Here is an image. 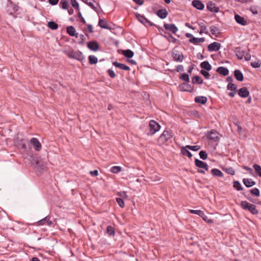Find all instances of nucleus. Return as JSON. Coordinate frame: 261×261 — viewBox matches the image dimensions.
Here are the masks:
<instances>
[{
  "label": "nucleus",
  "instance_id": "36",
  "mask_svg": "<svg viewBox=\"0 0 261 261\" xmlns=\"http://www.w3.org/2000/svg\"><path fill=\"white\" fill-rule=\"evenodd\" d=\"M107 232L109 235L113 236L115 234V228L112 226H108L107 228Z\"/></svg>",
  "mask_w": 261,
  "mask_h": 261
},
{
  "label": "nucleus",
  "instance_id": "7",
  "mask_svg": "<svg viewBox=\"0 0 261 261\" xmlns=\"http://www.w3.org/2000/svg\"><path fill=\"white\" fill-rule=\"evenodd\" d=\"M221 44L220 43L214 42L208 45V50L210 51H216L220 49Z\"/></svg>",
  "mask_w": 261,
  "mask_h": 261
},
{
  "label": "nucleus",
  "instance_id": "50",
  "mask_svg": "<svg viewBox=\"0 0 261 261\" xmlns=\"http://www.w3.org/2000/svg\"><path fill=\"white\" fill-rule=\"evenodd\" d=\"M251 193L256 196H259V191L257 188H254L250 191Z\"/></svg>",
  "mask_w": 261,
  "mask_h": 261
},
{
  "label": "nucleus",
  "instance_id": "52",
  "mask_svg": "<svg viewBox=\"0 0 261 261\" xmlns=\"http://www.w3.org/2000/svg\"><path fill=\"white\" fill-rule=\"evenodd\" d=\"M71 4L72 6L76 9H78L79 8V5L78 3L76 0H71Z\"/></svg>",
  "mask_w": 261,
  "mask_h": 261
},
{
  "label": "nucleus",
  "instance_id": "57",
  "mask_svg": "<svg viewBox=\"0 0 261 261\" xmlns=\"http://www.w3.org/2000/svg\"><path fill=\"white\" fill-rule=\"evenodd\" d=\"M227 171L229 174H230L232 175H233L235 174V171L234 170V169L232 168H229V169H228L227 170Z\"/></svg>",
  "mask_w": 261,
  "mask_h": 261
},
{
  "label": "nucleus",
  "instance_id": "6",
  "mask_svg": "<svg viewBox=\"0 0 261 261\" xmlns=\"http://www.w3.org/2000/svg\"><path fill=\"white\" fill-rule=\"evenodd\" d=\"M206 137L210 140L215 142L217 141L219 139L218 133L217 131L214 130H212L208 132L206 134Z\"/></svg>",
  "mask_w": 261,
  "mask_h": 261
},
{
  "label": "nucleus",
  "instance_id": "29",
  "mask_svg": "<svg viewBox=\"0 0 261 261\" xmlns=\"http://www.w3.org/2000/svg\"><path fill=\"white\" fill-rule=\"evenodd\" d=\"M207 101V98L205 96H197L195 98V102L196 103L205 104Z\"/></svg>",
  "mask_w": 261,
  "mask_h": 261
},
{
  "label": "nucleus",
  "instance_id": "56",
  "mask_svg": "<svg viewBox=\"0 0 261 261\" xmlns=\"http://www.w3.org/2000/svg\"><path fill=\"white\" fill-rule=\"evenodd\" d=\"M203 220L206 222L207 223H212L213 221L210 218H208L207 216H205L204 218H203Z\"/></svg>",
  "mask_w": 261,
  "mask_h": 261
},
{
  "label": "nucleus",
  "instance_id": "23",
  "mask_svg": "<svg viewBox=\"0 0 261 261\" xmlns=\"http://www.w3.org/2000/svg\"><path fill=\"white\" fill-rule=\"evenodd\" d=\"M179 88L181 90L188 92H192L193 89L192 87L185 83L181 84Z\"/></svg>",
  "mask_w": 261,
  "mask_h": 261
},
{
  "label": "nucleus",
  "instance_id": "39",
  "mask_svg": "<svg viewBox=\"0 0 261 261\" xmlns=\"http://www.w3.org/2000/svg\"><path fill=\"white\" fill-rule=\"evenodd\" d=\"M47 26L52 30H56L58 29V24L54 21H49L48 22Z\"/></svg>",
  "mask_w": 261,
  "mask_h": 261
},
{
  "label": "nucleus",
  "instance_id": "19",
  "mask_svg": "<svg viewBox=\"0 0 261 261\" xmlns=\"http://www.w3.org/2000/svg\"><path fill=\"white\" fill-rule=\"evenodd\" d=\"M243 182L247 188L251 187L255 185V182L250 178H244L243 179Z\"/></svg>",
  "mask_w": 261,
  "mask_h": 261
},
{
  "label": "nucleus",
  "instance_id": "5",
  "mask_svg": "<svg viewBox=\"0 0 261 261\" xmlns=\"http://www.w3.org/2000/svg\"><path fill=\"white\" fill-rule=\"evenodd\" d=\"M30 143L33 146L36 151H38L41 149L42 145L37 138H32L30 141Z\"/></svg>",
  "mask_w": 261,
  "mask_h": 261
},
{
  "label": "nucleus",
  "instance_id": "49",
  "mask_svg": "<svg viewBox=\"0 0 261 261\" xmlns=\"http://www.w3.org/2000/svg\"><path fill=\"white\" fill-rule=\"evenodd\" d=\"M200 73L201 74H202L206 79H209L210 77V73L207 72V71H205V70H201L200 71Z\"/></svg>",
  "mask_w": 261,
  "mask_h": 261
},
{
  "label": "nucleus",
  "instance_id": "38",
  "mask_svg": "<svg viewBox=\"0 0 261 261\" xmlns=\"http://www.w3.org/2000/svg\"><path fill=\"white\" fill-rule=\"evenodd\" d=\"M89 58V62L90 64H95L97 61V58L93 55H90L88 57Z\"/></svg>",
  "mask_w": 261,
  "mask_h": 261
},
{
  "label": "nucleus",
  "instance_id": "2",
  "mask_svg": "<svg viewBox=\"0 0 261 261\" xmlns=\"http://www.w3.org/2000/svg\"><path fill=\"white\" fill-rule=\"evenodd\" d=\"M240 205L243 209L249 211L252 214L255 215L258 213L256 206L248 202L247 201H242Z\"/></svg>",
  "mask_w": 261,
  "mask_h": 261
},
{
  "label": "nucleus",
  "instance_id": "16",
  "mask_svg": "<svg viewBox=\"0 0 261 261\" xmlns=\"http://www.w3.org/2000/svg\"><path fill=\"white\" fill-rule=\"evenodd\" d=\"M245 51L242 49L240 47H237L235 49L236 55L239 60L243 59L244 56L245 55Z\"/></svg>",
  "mask_w": 261,
  "mask_h": 261
},
{
  "label": "nucleus",
  "instance_id": "35",
  "mask_svg": "<svg viewBox=\"0 0 261 261\" xmlns=\"http://www.w3.org/2000/svg\"><path fill=\"white\" fill-rule=\"evenodd\" d=\"M192 83L193 84H201L203 83V80L199 76H195L192 78Z\"/></svg>",
  "mask_w": 261,
  "mask_h": 261
},
{
  "label": "nucleus",
  "instance_id": "37",
  "mask_svg": "<svg viewBox=\"0 0 261 261\" xmlns=\"http://www.w3.org/2000/svg\"><path fill=\"white\" fill-rule=\"evenodd\" d=\"M123 55L128 58H130L133 57L134 53L131 50L127 49L123 51Z\"/></svg>",
  "mask_w": 261,
  "mask_h": 261
},
{
  "label": "nucleus",
  "instance_id": "62",
  "mask_svg": "<svg viewBox=\"0 0 261 261\" xmlns=\"http://www.w3.org/2000/svg\"><path fill=\"white\" fill-rule=\"evenodd\" d=\"M243 168H244V169H245V170H246L250 172V173H251V174H252V173H253V170H252L251 168H250V167H247V166H244V167H243Z\"/></svg>",
  "mask_w": 261,
  "mask_h": 261
},
{
  "label": "nucleus",
  "instance_id": "12",
  "mask_svg": "<svg viewBox=\"0 0 261 261\" xmlns=\"http://www.w3.org/2000/svg\"><path fill=\"white\" fill-rule=\"evenodd\" d=\"M45 224L48 226H50L52 224V221L50 220V217L48 216H46L37 222L38 225H43Z\"/></svg>",
  "mask_w": 261,
  "mask_h": 261
},
{
  "label": "nucleus",
  "instance_id": "11",
  "mask_svg": "<svg viewBox=\"0 0 261 261\" xmlns=\"http://www.w3.org/2000/svg\"><path fill=\"white\" fill-rule=\"evenodd\" d=\"M234 19L238 24H240L242 25L245 26L247 24V22L244 19V18L241 16L239 14L234 15Z\"/></svg>",
  "mask_w": 261,
  "mask_h": 261
},
{
  "label": "nucleus",
  "instance_id": "30",
  "mask_svg": "<svg viewBox=\"0 0 261 261\" xmlns=\"http://www.w3.org/2000/svg\"><path fill=\"white\" fill-rule=\"evenodd\" d=\"M35 163L39 170H44L46 169V165L42 161L37 160L36 161Z\"/></svg>",
  "mask_w": 261,
  "mask_h": 261
},
{
  "label": "nucleus",
  "instance_id": "40",
  "mask_svg": "<svg viewBox=\"0 0 261 261\" xmlns=\"http://www.w3.org/2000/svg\"><path fill=\"white\" fill-rule=\"evenodd\" d=\"M110 171L114 173H118L121 171V167L120 166H113L111 167Z\"/></svg>",
  "mask_w": 261,
  "mask_h": 261
},
{
  "label": "nucleus",
  "instance_id": "15",
  "mask_svg": "<svg viewBox=\"0 0 261 261\" xmlns=\"http://www.w3.org/2000/svg\"><path fill=\"white\" fill-rule=\"evenodd\" d=\"M192 5L194 7L200 10L203 9L204 7L203 4L199 0L193 1Z\"/></svg>",
  "mask_w": 261,
  "mask_h": 261
},
{
  "label": "nucleus",
  "instance_id": "61",
  "mask_svg": "<svg viewBox=\"0 0 261 261\" xmlns=\"http://www.w3.org/2000/svg\"><path fill=\"white\" fill-rule=\"evenodd\" d=\"M58 0H48V2L52 5H55L57 4Z\"/></svg>",
  "mask_w": 261,
  "mask_h": 261
},
{
  "label": "nucleus",
  "instance_id": "41",
  "mask_svg": "<svg viewBox=\"0 0 261 261\" xmlns=\"http://www.w3.org/2000/svg\"><path fill=\"white\" fill-rule=\"evenodd\" d=\"M233 186L238 191H241L243 189V188L241 184L238 181H234L233 182Z\"/></svg>",
  "mask_w": 261,
  "mask_h": 261
},
{
  "label": "nucleus",
  "instance_id": "20",
  "mask_svg": "<svg viewBox=\"0 0 261 261\" xmlns=\"http://www.w3.org/2000/svg\"><path fill=\"white\" fill-rule=\"evenodd\" d=\"M113 65H114L116 67H118L120 69H123L124 70H129V69H130V68L128 66H127L124 64L118 63L117 62H114L113 63Z\"/></svg>",
  "mask_w": 261,
  "mask_h": 261
},
{
  "label": "nucleus",
  "instance_id": "22",
  "mask_svg": "<svg viewBox=\"0 0 261 261\" xmlns=\"http://www.w3.org/2000/svg\"><path fill=\"white\" fill-rule=\"evenodd\" d=\"M172 57L175 61L177 62H181L184 59L182 54L177 52L173 53Z\"/></svg>",
  "mask_w": 261,
  "mask_h": 261
},
{
  "label": "nucleus",
  "instance_id": "45",
  "mask_svg": "<svg viewBox=\"0 0 261 261\" xmlns=\"http://www.w3.org/2000/svg\"><path fill=\"white\" fill-rule=\"evenodd\" d=\"M210 31L213 35H215L216 36H217V34L219 33L218 28L215 26H212L210 27Z\"/></svg>",
  "mask_w": 261,
  "mask_h": 261
},
{
  "label": "nucleus",
  "instance_id": "25",
  "mask_svg": "<svg viewBox=\"0 0 261 261\" xmlns=\"http://www.w3.org/2000/svg\"><path fill=\"white\" fill-rule=\"evenodd\" d=\"M138 20L144 24H146V23H149V21L143 15H142L140 14H137L136 15Z\"/></svg>",
  "mask_w": 261,
  "mask_h": 261
},
{
  "label": "nucleus",
  "instance_id": "44",
  "mask_svg": "<svg viewBox=\"0 0 261 261\" xmlns=\"http://www.w3.org/2000/svg\"><path fill=\"white\" fill-rule=\"evenodd\" d=\"M227 88L228 90H231V91H237V86L234 84L229 83L227 85Z\"/></svg>",
  "mask_w": 261,
  "mask_h": 261
},
{
  "label": "nucleus",
  "instance_id": "26",
  "mask_svg": "<svg viewBox=\"0 0 261 261\" xmlns=\"http://www.w3.org/2000/svg\"><path fill=\"white\" fill-rule=\"evenodd\" d=\"M188 147L186 146H182L180 148L181 153L182 155L187 156L189 158L192 156V153L188 150Z\"/></svg>",
  "mask_w": 261,
  "mask_h": 261
},
{
  "label": "nucleus",
  "instance_id": "54",
  "mask_svg": "<svg viewBox=\"0 0 261 261\" xmlns=\"http://www.w3.org/2000/svg\"><path fill=\"white\" fill-rule=\"evenodd\" d=\"M108 73L109 75L111 78H114L116 76V74H115L114 71L112 69H109L108 70Z\"/></svg>",
  "mask_w": 261,
  "mask_h": 261
},
{
  "label": "nucleus",
  "instance_id": "42",
  "mask_svg": "<svg viewBox=\"0 0 261 261\" xmlns=\"http://www.w3.org/2000/svg\"><path fill=\"white\" fill-rule=\"evenodd\" d=\"M253 167L256 172L261 177V166L257 164H254Z\"/></svg>",
  "mask_w": 261,
  "mask_h": 261
},
{
  "label": "nucleus",
  "instance_id": "55",
  "mask_svg": "<svg viewBox=\"0 0 261 261\" xmlns=\"http://www.w3.org/2000/svg\"><path fill=\"white\" fill-rule=\"evenodd\" d=\"M136 4L142 6L144 4V1L143 0H133Z\"/></svg>",
  "mask_w": 261,
  "mask_h": 261
},
{
  "label": "nucleus",
  "instance_id": "47",
  "mask_svg": "<svg viewBox=\"0 0 261 261\" xmlns=\"http://www.w3.org/2000/svg\"><path fill=\"white\" fill-rule=\"evenodd\" d=\"M199 155L200 156V158L204 160L207 159V154L205 151L201 150L199 152Z\"/></svg>",
  "mask_w": 261,
  "mask_h": 261
},
{
  "label": "nucleus",
  "instance_id": "28",
  "mask_svg": "<svg viewBox=\"0 0 261 261\" xmlns=\"http://www.w3.org/2000/svg\"><path fill=\"white\" fill-rule=\"evenodd\" d=\"M217 72L219 74L226 76L228 74L229 71L228 69L224 67H219L217 69Z\"/></svg>",
  "mask_w": 261,
  "mask_h": 261
},
{
  "label": "nucleus",
  "instance_id": "4",
  "mask_svg": "<svg viewBox=\"0 0 261 261\" xmlns=\"http://www.w3.org/2000/svg\"><path fill=\"white\" fill-rule=\"evenodd\" d=\"M69 58L74 59L79 61H82L84 59L83 54L80 51H71L67 53Z\"/></svg>",
  "mask_w": 261,
  "mask_h": 261
},
{
  "label": "nucleus",
  "instance_id": "13",
  "mask_svg": "<svg viewBox=\"0 0 261 261\" xmlns=\"http://www.w3.org/2000/svg\"><path fill=\"white\" fill-rule=\"evenodd\" d=\"M195 165L197 167L200 168L204 169L206 170H208V167L206 163H205L203 162V161H201L198 159H195Z\"/></svg>",
  "mask_w": 261,
  "mask_h": 261
},
{
  "label": "nucleus",
  "instance_id": "24",
  "mask_svg": "<svg viewBox=\"0 0 261 261\" xmlns=\"http://www.w3.org/2000/svg\"><path fill=\"white\" fill-rule=\"evenodd\" d=\"M157 15L161 18H165L167 15L168 12L166 9H160L157 11Z\"/></svg>",
  "mask_w": 261,
  "mask_h": 261
},
{
  "label": "nucleus",
  "instance_id": "21",
  "mask_svg": "<svg viewBox=\"0 0 261 261\" xmlns=\"http://www.w3.org/2000/svg\"><path fill=\"white\" fill-rule=\"evenodd\" d=\"M189 42L194 44H197L198 43H203L205 41L204 38L193 37L189 39Z\"/></svg>",
  "mask_w": 261,
  "mask_h": 261
},
{
  "label": "nucleus",
  "instance_id": "64",
  "mask_svg": "<svg viewBox=\"0 0 261 261\" xmlns=\"http://www.w3.org/2000/svg\"><path fill=\"white\" fill-rule=\"evenodd\" d=\"M185 36H186V37L187 38H189V39H190V38H193V37H194V36H193V35H192V34H190V33H186V35H185Z\"/></svg>",
  "mask_w": 261,
  "mask_h": 261
},
{
  "label": "nucleus",
  "instance_id": "17",
  "mask_svg": "<svg viewBox=\"0 0 261 261\" xmlns=\"http://www.w3.org/2000/svg\"><path fill=\"white\" fill-rule=\"evenodd\" d=\"M67 32L71 36L78 37V34L76 33L75 29L72 26H69L67 28Z\"/></svg>",
  "mask_w": 261,
  "mask_h": 261
},
{
  "label": "nucleus",
  "instance_id": "10",
  "mask_svg": "<svg viewBox=\"0 0 261 261\" xmlns=\"http://www.w3.org/2000/svg\"><path fill=\"white\" fill-rule=\"evenodd\" d=\"M164 27L166 30L169 31L174 34L178 31V28L174 24L165 23Z\"/></svg>",
  "mask_w": 261,
  "mask_h": 261
},
{
  "label": "nucleus",
  "instance_id": "60",
  "mask_svg": "<svg viewBox=\"0 0 261 261\" xmlns=\"http://www.w3.org/2000/svg\"><path fill=\"white\" fill-rule=\"evenodd\" d=\"M184 70V66L181 65H179L176 67V71L177 72L182 71Z\"/></svg>",
  "mask_w": 261,
  "mask_h": 261
},
{
  "label": "nucleus",
  "instance_id": "46",
  "mask_svg": "<svg viewBox=\"0 0 261 261\" xmlns=\"http://www.w3.org/2000/svg\"><path fill=\"white\" fill-rule=\"evenodd\" d=\"M186 147H188L189 149H190L193 151H197L199 149H200V146L199 145H195V146H191V145H186Z\"/></svg>",
  "mask_w": 261,
  "mask_h": 261
},
{
  "label": "nucleus",
  "instance_id": "51",
  "mask_svg": "<svg viewBox=\"0 0 261 261\" xmlns=\"http://www.w3.org/2000/svg\"><path fill=\"white\" fill-rule=\"evenodd\" d=\"M116 201H117L118 204H119V205L121 207H123L124 206V202L122 198H117L116 199Z\"/></svg>",
  "mask_w": 261,
  "mask_h": 261
},
{
  "label": "nucleus",
  "instance_id": "3",
  "mask_svg": "<svg viewBox=\"0 0 261 261\" xmlns=\"http://www.w3.org/2000/svg\"><path fill=\"white\" fill-rule=\"evenodd\" d=\"M149 131L148 132L149 135H154L157 132H158L160 128V125L154 120H150L149 123Z\"/></svg>",
  "mask_w": 261,
  "mask_h": 261
},
{
  "label": "nucleus",
  "instance_id": "43",
  "mask_svg": "<svg viewBox=\"0 0 261 261\" xmlns=\"http://www.w3.org/2000/svg\"><path fill=\"white\" fill-rule=\"evenodd\" d=\"M60 5L63 9H68L69 6V4L66 1V0H63L61 1Z\"/></svg>",
  "mask_w": 261,
  "mask_h": 261
},
{
  "label": "nucleus",
  "instance_id": "32",
  "mask_svg": "<svg viewBox=\"0 0 261 261\" xmlns=\"http://www.w3.org/2000/svg\"><path fill=\"white\" fill-rule=\"evenodd\" d=\"M200 27V30L199 32L200 34L205 33V34H208V32L207 31V28L203 22H201L198 23Z\"/></svg>",
  "mask_w": 261,
  "mask_h": 261
},
{
  "label": "nucleus",
  "instance_id": "1",
  "mask_svg": "<svg viewBox=\"0 0 261 261\" xmlns=\"http://www.w3.org/2000/svg\"><path fill=\"white\" fill-rule=\"evenodd\" d=\"M173 137V134L171 130L165 129L161 135L158 139V143L160 145H163L168 142Z\"/></svg>",
  "mask_w": 261,
  "mask_h": 261
},
{
  "label": "nucleus",
  "instance_id": "48",
  "mask_svg": "<svg viewBox=\"0 0 261 261\" xmlns=\"http://www.w3.org/2000/svg\"><path fill=\"white\" fill-rule=\"evenodd\" d=\"M261 65V62L260 61L252 62L251 66L253 68H258Z\"/></svg>",
  "mask_w": 261,
  "mask_h": 261
},
{
  "label": "nucleus",
  "instance_id": "58",
  "mask_svg": "<svg viewBox=\"0 0 261 261\" xmlns=\"http://www.w3.org/2000/svg\"><path fill=\"white\" fill-rule=\"evenodd\" d=\"M90 174L93 176H96L98 175V172L97 170H95L93 171H91L90 172Z\"/></svg>",
  "mask_w": 261,
  "mask_h": 261
},
{
  "label": "nucleus",
  "instance_id": "9",
  "mask_svg": "<svg viewBox=\"0 0 261 261\" xmlns=\"http://www.w3.org/2000/svg\"><path fill=\"white\" fill-rule=\"evenodd\" d=\"M206 7L207 9L212 12H218L219 11V8L212 2H208L207 4Z\"/></svg>",
  "mask_w": 261,
  "mask_h": 261
},
{
  "label": "nucleus",
  "instance_id": "63",
  "mask_svg": "<svg viewBox=\"0 0 261 261\" xmlns=\"http://www.w3.org/2000/svg\"><path fill=\"white\" fill-rule=\"evenodd\" d=\"M87 30L89 31L90 33L93 32V28L92 25L91 24H88L87 25Z\"/></svg>",
  "mask_w": 261,
  "mask_h": 261
},
{
  "label": "nucleus",
  "instance_id": "53",
  "mask_svg": "<svg viewBox=\"0 0 261 261\" xmlns=\"http://www.w3.org/2000/svg\"><path fill=\"white\" fill-rule=\"evenodd\" d=\"M181 80L186 81V82H189V75L187 73H184L180 77Z\"/></svg>",
  "mask_w": 261,
  "mask_h": 261
},
{
  "label": "nucleus",
  "instance_id": "59",
  "mask_svg": "<svg viewBox=\"0 0 261 261\" xmlns=\"http://www.w3.org/2000/svg\"><path fill=\"white\" fill-rule=\"evenodd\" d=\"M244 57L245 60H246V61H249L251 59L250 55L248 53H246V52H245V55L244 56Z\"/></svg>",
  "mask_w": 261,
  "mask_h": 261
},
{
  "label": "nucleus",
  "instance_id": "18",
  "mask_svg": "<svg viewBox=\"0 0 261 261\" xmlns=\"http://www.w3.org/2000/svg\"><path fill=\"white\" fill-rule=\"evenodd\" d=\"M88 47L90 50L96 51L98 49L99 45L96 41H91L88 43Z\"/></svg>",
  "mask_w": 261,
  "mask_h": 261
},
{
  "label": "nucleus",
  "instance_id": "14",
  "mask_svg": "<svg viewBox=\"0 0 261 261\" xmlns=\"http://www.w3.org/2000/svg\"><path fill=\"white\" fill-rule=\"evenodd\" d=\"M239 95L241 97H247L249 95V92L246 87H243L240 89L238 92Z\"/></svg>",
  "mask_w": 261,
  "mask_h": 261
},
{
  "label": "nucleus",
  "instance_id": "27",
  "mask_svg": "<svg viewBox=\"0 0 261 261\" xmlns=\"http://www.w3.org/2000/svg\"><path fill=\"white\" fill-rule=\"evenodd\" d=\"M235 78L239 81H243L244 79L243 75L240 70H236L234 72Z\"/></svg>",
  "mask_w": 261,
  "mask_h": 261
},
{
  "label": "nucleus",
  "instance_id": "33",
  "mask_svg": "<svg viewBox=\"0 0 261 261\" xmlns=\"http://www.w3.org/2000/svg\"><path fill=\"white\" fill-rule=\"evenodd\" d=\"M98 25L101 28L106 29H110L107 21L105 19H100L98 22Z\"/></svg>",
  "mask_w": 261,
  "mask_h": 261
},
{
  "label": "nucleus",
  "instance_id": "31",
  "mask_svg": "<svg viewBox=\"0 0 261 261\" xmlns=\"http://www.w3.org/2000/svg\"><path fill=\"white\" fill-rule=\"evenodd\" d=\"M200 67L207 71H210L212 69V66L207 61H203L200 64Z\"/></svg>",
  "mask_w": 261,
  "mask_h": 261
},
{
  "label": "nucleus",
  "instance_id": "8",
  "mask_svg": "<svg viewBox=\"0 0 261 261\" xmlns=\"http://www.w3.org/2000/svg\"><path fill=\"white\" fill-rule=\"evenodd\" d=\"M83 2L87 4L89 6H90L92 9L94 11L97 12V8L96 6H99L98 3L96 2L94 0H82Z\"/></svg>",
  "mask_w": 261,
  "mask_h": 261
},
{
  "label": "nucleus",
  "instance_id": "34",
  "mask_svg": "<svg viewBox=\"0 0 261 261\" xmlns=\"http://www.w3.org/2000/svg\"><path fill=\"white\" fill-rule=\"evenodd\" d=\"M212 174L216 176L222 177L223 176V173L218 169H213L211 171Z\"/></svg>",
  "mask_w": 261,
  "mask_h": 261
}]
</instances>
